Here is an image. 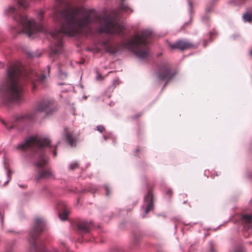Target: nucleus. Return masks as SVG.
<instances>
[{
    "mask_svg": "<svg viewBox=\"0 0 252 252\" xmlns=\"http://www.w3.org/2000/svg\"><path fill=\"white\" fill-rule=\"evenodd\" d=\"M175 75V72L172 70L170 65L168 63L160 66L157 73L158 79L165 81L163 88L166 87L168 83L174 78Z\"/></svg>",
    "mask_w": 252,
    "mask_h": 252,
    "instance_id": "0eeeda50",
    "label": "nucleus"
},
{
    "mask_svg": "<svg viewBox=\"0 0 252 252\" xmlns=\"http://www.w3.org/2000/svg\"><path fill=\"white\" fill-rule=\"evenodd\" d=\"M11 171L10 170H8V173H7V176H8V177L9 178V180L8 181V182L11 179Z\"/></svg>",
    "mask_w": 252,
    "mask_h": 252,
    "instance_id": "c756f323",
    "label": "nucleus"
},
{
    "mask_svg": "<svg viewBox=\"0 0 252 252\" xmlns=\"http://www.w3.org/2000/svg\"><path fill=\"white\" fill-rule=\"evenodd\" d=\"M250 53L251 55H252V50L250 51Z\"/></svg>",
    "mask_w": 252,
    "mask_h": 252,
    "instance_id": "4c0bfd02",
    "label": "nucleus"
},
{
    "mask_svg": "<svg viewBox=\"0 0 252 252\" xmlns=\"http://www.w3.org/2000/svg\"><path fill=\"white\" fill-rule=\"evenodd\" d=\"M173 191L171 189H168L166 191V194L169 196V197H171L172 195Z\"/></svg>",
    "mask_w": 252,
    "mask_h": 252,
    "instance_id": "a878e982",
    "label": "nucleus"
},
{
    "mask_svg": "<svg viewBox=\"0 0 252 252\" xmlns=\"http://www.w3.org/2000/svg\"><path fill=\"white\" fill-rule=\"evenodd\" d=\"M206 11H208V12H209L211 11V9L210 8H206Z\"/></svg>",
    "mask_w": 252,
    "mask_h": 252,
    "instance_id": "f704fd0d",
    "label": "nucleus"
},
{
    "mask_svg": "<svg viewBox=\"0 0 252 252\" xmlns=\"http://www.w3.org/2000/svg\"><path fill=\"white\" fill-rule=\"evenodd\" d=\"M45 78V75H38L34 71H24L23 67L18 65L9 66L6 82L0 88L3 100L5 103L20 101L26 81L32 83L33 91L36 88L37 83H43Z\"/></svg>",
    "mask_w": 252,
    "mask_h": 252,
    "instance_id": "f03ea898",
    "label": "nucleus"
},
{
    "mask_svg": "<svg viewBox=\"0 0 252 252\" xmlns=\"http://www.w3.org/2000/svg\"><path fill=\"white\" fill-rule=\"evenodd\" d=\"M210 249L209 251L210 252H215V249H214V245L213 242L211 241L209 243Z\"/></svg>",
    "mask_w": 252,
    "mask_h": 252,
    "instance_id": "4be33fe9",
    "label": "nucleus"
},
{
    "mask_svg": "<svg viewBox=\"0 0 252 252\" xmlns=\"http://www.w3.org/2000/svg\"><path fill=\"white\" fill-rule=\"evenodd\" d=\"M198 44H193L192 43H191L190 42V45H189V46H190V48H195V47H196L197 46Z\"/></svg>",
    "mask_w": 252,
    "mask_h": 252,
    "instance_id": "c85d7f7f",
    "label": "nucleus"
},
{
    "mask_svg": "<svg viewBox=\"0 0 252 252\" xmlns=\"http://www.w3.org/2000/svg\"><path fill=\"white\" fill-rule=\"evenodd\" d=\"M10 252V251H8V252Z\"/></svg>",
    "mask_w": 252,
    "mask_h": 252,
    "instance_id": "37998d69",
    "label": "nucleus"
},
{
    "mask_svg": "<svg viewBox=\"0 0 252 252\" xmlns=\"http://www.w3.org/2000/svg\"><path fill=\"white\" fill-rule=\"evenodd\" d=\"M169 45L173 50L179 49L181 51L187 49L189 47V43L187 41L182 40H179L174 44L170 43Z\"/></svg>",
    "mask_w": 252,
    "mask_h": 252,
    "instance_id": "f8f14e48",
    "label": "nucleus"
},
{
    "mask_svg": "<svg viewBox=\"0 0 252 252\" xmlns=\"http://www.w3.org/2000/svg\"><path fill=\"white\" fill-rule=\"evenodd\" d=\"M234 252H246L245 249L242 246L237 247Z\"/></svg>",
    "mask_w": 252,
    "mask_h": 252,
    "instance_id": "412c9836",
    "label": "nucleus"
},
{
    "mask_svg": "<svg viewBox=\"0 0 252 252\" xmlns=\"http://www.w3.org/2000/svg\"><path fill=\"white\" fill-rule=\"evenodd\" d=\"M59 75L61 79L65 78L67 77V74L65 71L64 67L61 64L58 65Z\"/></svg>",
    "mask_w": 252,
    "mask_h": 252,
    "instance_id": "2eb2a0df",
    "label": "nucleus"
},
{
    "mask_svg": "<svg viewBox=\"0 0 252 252\" xmlns=\"http://www.w3.org/2000/svg\"><path fill=\"white\" fill-rule=\"evenodd\" d=\"M50 252H59L57 249H53L52 251Z\"/></svg>",
    "mask_w": 252,
    "mask_h": 252,
    "instance_id": "473e14b6",
    "label": "nucleus"
},
{
    "mask_svg": "<svg viewBox=\"0 0 252 252\" xmlns=\"http://www.w3.org/2000/svg\"><path fill=\"white\" fill-rule=\"evenodd\" d=\"M93 226L92 222L86 220H81L77 223V227L81 233H88Z\"/></svg>",
    "mask_w": 252,
    "mask_h": 252,
    "instance_id": "9d476101",
    "label": "nucleus"
},
{
    "mask_svg": "<svg viewBox=\"0 0 252 252\" xmlns=\"http://www.w3.org/2000/svg\"><path fill=\"white\" fill-rule=\"evenodd\" d=\"M44 14V12L43 10H40L38 14H37V17H38V19L41 21L42 19H43V15Z\"/></svg>",
    "mask_w": 252,
    "mask_h": 252,
    "instance_id": "aec40b11",
    "label": "nucleus"
},
{
    "mask_svg": "<svg viewBox=\"0 0 252 252\" xmlns=\"http://www.w3.org/2000/svg\"><path fill=\"white\" fill-rule=\"evenodd\" d=\"M97 130L100 132H102L105 130V128L103 126L100 125L97 126Z\"/></svg>",
    "mask_w": 252,
    "mask_h": 252,
    "instance_id": "5701e85b",
    "label": "nucleus"
},
{
    "mask_svg": "<svg viewBox=\"0 0 252 252\" xmlns=\"http://www.w3.org/2000/svg\"><path fill=\"white\" fill-rule=\"evenodd\" d=\"M187 201H184V203H186Z\"/></svg>",
    "mask_w": 252,
    "mask_h": 252,
    "instance_id": "79ce46f5",
    "label": "nucleus"
},
{
    "mask_svg": "<svg viewBox=\"0 0 252 252\" xmlns=\"http://www.w3.org/2000/svg\"><path fill=\"white\" fill-rule=\"evenodd\" d=\"M0 66H2V64L1 63H0Z\"/></svg>",
    "mask_w": 252,
    "mask_h": 252,
    "instance_id": "58836bf2",
    "label": "nucleus"
},
{
    "mask_svg": "<svg viewBox=\"0 0 252 252\" xmlns=\"http://www.w3.org/2000/svg\"><path fill=\"white\" fill-rule=\"evenodd\" d=\"M86 189H83L81 191V193H84L86 192Z\"/></svg>",
    "mask_w": 252,
    "mask_h": 252,
    "instance_id": "e433bc0d",
    "label": "nucleus"
},
{
    "mask_svg": "<svg viewBox=\"0 0 252 252\" xmlns=\"http://www.w3.org/2000/svg\"><path fill=\"white\" fill-rule=\"evenodd\" d=\"M57 109V106L54 101L49 99L41 100L37 102L32 112L20 116L17 118V120L18 121L23 119L32 120L38 112L44 113L46 115H48L56 111Z\"/></svg>",
    "mask_w": 252,
    "mask_h": 252,
    "instance_id": "423d86ee",
    "label": "nucleus"
},
{
    "mask_svg": "<svg viewBox=\"0 0 252 252\" xmlns=\"http://www.w3.org/2000/svg\"><path fill=\"white\" fill-rule=\"evenodd\" d=\"M243 19L245 22H252V12L247 13L244 14Z\"/></svg>",
    "mask_w": 252,
    "mask_h": 252,
    "instance_id": "a211bd4d",
    "label": "nucleus"
},
{
    "mask_svg": "<svg viewBox=\"0 0 252 252\" xmlns=\"http://www.w3.org/2000/svg\"><path fill=\"white\" fill-rule=\"evenodd\" d=\"M242 219L245 229L244 236L247 237L252 235V215L244 214L242 216Z\"/></svg>",
    "mask_w": 252,
    "mask_h": 252,
    "instance_id": "6e6552de",
    "label": "nucleus"
},
{
    "mask_svg": "<svg viewBox=\"0 0 252 252\" xmlns=\"http://www.w3.org/2000/svg\"><path fill=\"white\" fill-rule=\"evenodd\" d=\"M104 137V139L106 140V137Z\"/></svg>",
    "mask_w": 252,
    "mask_h": 252,
    "instance_id": "a19ab883",
    "label": "nucleus"
},
{
    "mask_svg": "<svg viewBox=\"0 0 252 252\" xmlns=\"http://www.w3.org/2000/svg\"><path fill=\"white\" fill-rule=\"evenodd\" d=\"M50 143V141L47 138L33 136L26 139L24 143L17 146V149L21 151L31 149L38 153L39 159L35 162L37 172V175L35 177L36 181L41 179H55V174L51 169L46 167L47 160L43 151V148L49 146Z\"/></svg>",
    "mask_w": 252,
    "mask_h": 252,
    "instance_id": "7ed1b4c3",
    "label": "nucleus"
},
{
    "mask_svg": "<svg viewBox=\"0 0 252 252\" xmlns=\"http://www.w3.org/2000/svg\"><path fill=\"white\" fill-rule=\"evenodd\" d=\"M207 41H206V40H204V43H203V46L204 47H206L207 46Z\"/></svg>",
    "mask_w": 252,
    "mask_h": 252,
    "instance_id": "2f4dec72",
    "label": "nucleus"
},
{
    "mask_svg": "<svg viewBox=\"0 0 252 252\" xmlns=\"http://www.w3.org/2000/svg\"><path fill=\"white\" fill-rule=\"evenodd\" d=\"M217 33V32L216 31L214 30L210 32L209 35H210V38L211 40H212V36L214 35H215Z\"/></svg>",
    "mask_w": 252,
    "mask_h": 252,
    "instance_id": "393cba45",
    "label": "nucleus"
},
{
    "mask_svg": "<svg viewBox=\"0 0 252 252\" xmlns=\"http://www.w3.org/2000/svg\"><path fill=\"white\" fill-rule=\"evenodd\" d=\"M53 153L54 157H56L57 156V153L56 151H53Z\"/></svg>",
    "mask_w": 252,
    "mask_h": 252,
    "instance_id": "72a5a7b5",
    "label": "nucleus"
},
{
    "mask_svg": "<svg viewBox=\"0 0 252 252\" xmlns=\"http://www.w3.org/2000/svg\"><path fill=\"white\" fill-rule=\"evenodd\" d=\"M141 235L139 233H134L133 235V239L132 240V248L134 249L137 247L139 244L141 238Z\"/></svg>",
    "mask_w": 252,
    "mask_h": 252,
    "instance_id": "4468645a",
    "label": "nucleus"
},
{
    "mask_svg": "<svg viewBox=\"0 0 252 252\" xmlns=\"http://www.w3.org/2000/svg\"><path fill=\"white\" fill-rule=\"evenodd\" d=\"M62 245H63V248L65 250L66 252H70L69 251L68 248L67 247V246H66V245L63 243L62 244Z\"/></svg>",
    "mask_w": 252,
    "mask_h": 252,
    "instance_id": "bb28decb",
    "label": "nucleus"
},
{
    "mask_svg": "<svg viewBox=\"0 0 252 252\" xmlns=\"http://www.w3.org/2000/svg\"><path fill=\"white\" fill-rule=\"evenodd\" d=\"M45 227V222L43 218L39 217L35 218L29 233L30 247L34 252H47L44 246L37 242V239L44 230Z\"/></svg>",
    "mask_w": 252,
    "mask_h": 252,
    "instance_id": "39448f33",
    "label": "nucleus"
},
{
    "mask_svg": "<svg viewBox=\"0 0 252 252\" xmlns=\"http://www.w3.org/2000/svg\"><path fill=\"white\" fill-rule=\"evenodd\" d=\"M79 167V163L75 161L71 163L69 165V169L73 170Z\"/></svg>",
    "mask_w": 252,
    "mask_h": 252,
    "instance_id": "6ab92c4d",
    "label": "nucleus"
},
{
    "mask_svg": "<svg viewBox=\"0 0 252 252\" xmlns=\"http://www.w3.org/2000/svg\"><path fill=\"white\" fill-rule=\"evenodd\" d=\"M1 122L3 124V125H4L6 126L7 129H10L13 128V126H11L10 127H8V126H7V124L3 120H1Z\"/></svg>",
    "mask_w": 252,
    "mask_h": 252,
    "instance_id": "cd10ccee",
    "label": "nucleus"
},
{
    "mask_svg": "<svg viewBox=\"0 0 252 252\" xmlns=\"http://www.w3.org/2000/svg\"><path fill=\"white\" fill-rule=\"evenodd\" d=\"M70 213V210L67 208H65L62 212L59 214V217L62 220H65L67 219L68 216Z\"/></svg>",
    "mask_w": 252,
    "mask_h": 252,
    "instance_id": "dca6fc26",
    "label": "nucleus"
},
{
    "mask_svg": "<svg viewBox=\"0 0 252 252\" xmlns=\"http://www.w3.org/2000/svg\"><path fill=\"white\" fill-rule=\"evenodd\" d=\"M189 5H190V7H191V3H190H190H189Z\"/></svg>",
    "mask_w": 252,
    "mask_h": 252,
    "instance_id": "ea45409f",
    "label": "nucleus"
},
{
    "mask_svg": "<svg viewBox=\"0 0 252 252\" xmlns=\"http://www.w3.org/2000/svg\"><path fill=\"white\" fill-rule=\"evenodd\" d=\"M31 0H18L19 8H23L24 9L28 8L29 3Z\"/></svg>",
    "mask_w": 252,
    "mask_h": 252,
    "instance_id": "f3484780",
    "label": "nucleus"
},
{
    "mask_svg": "<svg viewBox=\"0 0 252 252\" xmlns=\"http://www.w3.org/2000/svg\"><path fill=\"white\" fill-rule=\"evenodd\" d=\"M101 46L105 51L109 53L114 54L118 51L117 48L111 43L110 38L103 40L101 42Z\"/></svg>",
    "mask_w": 252,
    "mask_h": 252,
    "instance_id": "9b49d317",
    "label": "nucleus"
},
{
    "mask_svg": "<svg viewBox=\"0 0 252 252\" xmlns=\"http://www.w3.org/2000/svg\"><path fill=\"white\" fill-rule=\"evenodd\" d=\"M55 0L53 16L55 21L61 23V28L49 32L52 38L51 50L54 53L59 54L62 51L64 35L73 36L85 28L89 29L92 23L100 24V32L123 35L125 28L117 22L115 16L107 15L100 17L95 15L93 10H87L82 7L71 8L64 0ZM7 13L13 14V19L17 23L18 27L15 30L18 33L23 32L30 36L37 32H48L43 25L29 19L13 7H10Z\"/></svg>",
    "mask_w": 252,
    "mask_h": 252,
    "instance_id": "f257e3e1",
    "label": "nucleus"
},
{
    "mask_svg": "<svg viewBox=\"0 0 252 252\" xmlns=\"http://www.w3.org/2000/svg\"><path fill=\"white\" fill-rule=\"evenodd\" d=\"M141 116V114H137V115H135V116H134V117L135 118H138L140 117Z\"/></svg>",
    "mask_w": 252,
    "mask_h": 252,
    "instance_id": "7c9ffc66",
    "label": "nucleus"
},
{
    "mask_svg": "<svg viewBox=\"0 0 252 252\" xmlns=\"http://www.w3.org/2000/svg\"><path fill=\"white\" fill-rule=\"evenodd\" d=\"M121 9L124 10H126V9L125 8V7L124 6H121Z\"/></svg>",
    "mask_w": 252,
    "mask_h": 252,
    "instance_id": "c9c22d12",
    "label": "nucleus"
},
{
    "mask_svg": "<svg viewBox=\"0 0 252 252\" xmlns=\"http://www.w3.org/2000/svg\"><path fill=\"white\" fill-rule=\"evenodd\" d=\"M65 137L66 141L72 147H74L76 145L77 139L73 136L72 133L65 130Z\"/></svg>",
    "mask_w": 252,
    "mask_h": 252,
    "instance_id": "ddd939ff",
    "label": "nucleus"
},
{
    "mask_svg": "<svg viewBox=\"0 0 252 252\" xmlns=\"http://www.w3.org/2000/svg\"><path fill=\"white\" fill-rule=\"evenodd\" d=\"M145 208V214L143 217H146V215L148 213L149 211L152 210L154 207V196L152 190H149L147 194L145 197L144 199V204L143 207Z\"/></svg>",
    "mask_w": 252,
    "mask_h": 252,
    "instance_id": "1a4fd4ad",
    "label": "nucleus"
},
{
    "mask_svg": "<svg viewBox=\"0 0 252 252\" xmlns=\"http://www.w3.org/2000/svg\"><path fill=\"white\" fill-rule=\"evenodd\" d=\"M152 34V33L150 31H143L140 34H135L132 38L124 42L123 45L132 51L139 58H145L149 53L147 44Z\"/></svg>",
    "mask_w": 252,
    "mask_h": 252,
    "instance_id": "20e7f679",
    "label": "nucleus"
},
{
    "mask_svg": "<svg viewBox=\"0 0 252 252\" xmlns=\"http://www.w3.org/2000/svg\"><path fill=\"white\" fill-rule=\"evenodd\" d=\"M105 189H106V195L107 196L109 195L110 194V189L109 188V187L107 185H106L105 186Z\"/></svg>",
    "mask_w": 252,
    "mask_h": 252,
    "instance_id": "b1692460",
    "label": "nucleus"
}]
</instances>
